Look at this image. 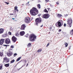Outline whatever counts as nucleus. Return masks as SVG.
<instances>
[{
    "label": "nucleus",
    "instance_id": "nucleus-1",
    "mask_svg": "<svg viewBox=\"0 0 73 73\" xmlns=\"http://www.w3.org/2000/svg\"><path fill=\"white\" fill-rule=\"evenodd\" d=\"M30 12L31 16H36L38 13V11L37 9V8L35 7H33L30 10Z\"/></svg>",
    "mask_w": 73,
    "mask_h": 73
},
{
    "label": "nucleus",
    "instance_id": "nucleus-2",
    "mask_svg": "<svg viewBox=\"0 0 73 73\" xmlns=\"http://www.w3.org/2000/svg\"><path fill=\"white\" fill-rule=\"evenodd\" d=\"M5 40V44H9V43H11V40L9 38H6L5 39H1L0 40V45H3V43L4 42V40Z\"/></svg>",
    "mask_w": 73,
    "mask_h": 73
},
{
    "label": "nucleus",
    "instance_id": "nucleus-3",
    "mask_svg": "<svg viewBox=\"0 0 73 73\" xmlns=\"http://www.w3.org/2000/svg\"><path fill=\"white\" fill-rule=\"evenodd\" d=\"M36 38H37V36L35 34L33 33L29 35V41L30 42H34Z\"/></svg>",
    "mask_w": 73,
    "mask_h": 73
},
{
    "label": "nucleus",
    "instance_id": "nucleus-4",
    "mask_svg": "<svg viewBox=\"0 0 73 73\" xmlns=\"http://www.w3.org/2000/svg\"><path fill=\"white\" fill-rule=\"evenodd\" d=\"M55 25L58 28H60L63 25V21L62 20H59L56 24Z\"/></svg>",
    "mask_w": 73,
    "mask_h": 73
},
{
    "label": "nucleus",
    "instance_id": "nucleus-5",
    "mask_svg": "<svg viewBox=\"0 0 73 73\" xmlns=\"http://www.w3.org/2000/svg\"><path fill=\"white\" fill-rule=\"evenodd\" d=\"M35 22L36 23V25L37 26H38V24H40V23H41V22H42V19L40 17L37 18L35 20Z\"/></svg>",
    "mask_w": 73,
    "mask_h": 73
},
{
    "label": "nucleus",
    "instance_id": "nucleus-6",
    "mask_svg": "<svg viewBox=\"0 0 73 73\" xmlns=\"http://www.w3.org/2000/svg\"><path fill=\"white\" fill-rule=\"evenodd\" d=\"M67 24L69 25L68 27H72V19L71 18L68 19V21H67Z\"/></svg>",
    "mask_w": 73,
    "mask_h": 73
},
{
    "label": "nucleus",
    "instance_id": "nucleus-7",
    "mask_svg": "<svg viewBox=\"0 0 73 73\" xmlns=\"http://www.w3.org/2000/svg\"><path fill=\"white\" fill-rule=\"evenodd\" d=\"M42 16V18L45 19H48L50 17V15L49 14L46 13L43 15Z\"/></svg>",
    "mask_w": 73,
    "mask_h": 73
},
{
    "label": "nucleus",
    "instance_id": "nucleus-8",
    "mask_svg": "<svg viewBox=\"0 0 73 73\" xmlns=\"http://www.w3.org/2000/svg\"><path fill=\"white\" fill-rule=\"evenodd\" d=\"M3 63L5 62L6 63H8L9 62V58H7L6 57L4 58H3Z\"/></svg>",
    "mask_w": 73,
    "mask_h": 73
},
{
    "label": "nucleus",
    "instance_id": "nucleus-9",
    "mask_svg": "<svg viewBox=\"0 0 73 73\" xmlns=\"http://www.w3.org/2000/svg\"><path fill=\"white\" fill-rule=\"evenodd\" d=\"M17 38L15 37L14 35H13V36L12 37L11 40L12 41H13V42L14 43L16 42V41H17Z\"/></svg>",
    "mask_w": 73,
    "mask_h": 73
},
{
    "label": "nucleus",
    "instance_id": "nucleus-10",
    "mask_svg": "<svg viewBox=\"0 0 73 73\" xmlns=\"http://www.w3.org/2000/svg\"><path fill=\"white\" fill-rule=\"evenodd\" d=\"M25 23H28L29 21H30V17H27L26 18H25Z\"/></svg>",
    "mask_w": 73,
    "mask_h": 73
},
{
    "label": "nucleus",
    "instance_id": "nucleus-11",
    "mask_svg": "<svg viewBox=\"0 0 73 73\" xmlns=\"http://www.w3.org/2000/svg\"><path fill=\"white\" fill-rule=\"evenodd\" d=\"M26 27V26H25V25L23 24L21 25L20 29L21 30H25V28Z\"/></svg>",
    "mask_w": 73,
    "mask_h": 73
},
{
    "label": "nucleus",
    "instance_id": "nucleus-12",
    "mask_svg": "<svg viewBox=\"0 0 73 73\" xmlns=\"http://www.w3.org/2000/svg\"><path fill=\"white\" fill-rule=\"evenodd\" d=\"M13 54V53L12 52L9 51V52H7V55L9 57H10Z\"/></svg>",
    "mask_w": 73,
    "mask_h": 73
},
{
    "label": "nucleus",
    "instance_id": "nucleus-13",
    "mask_svg": "<svg viewBox=\"0 0 73 73\" xmlns=\"http://www.w3.org/2000/svg\"><path fill=\"white\" fill-rule=\"evenodd\" d=\"M19 35L21 36H24V35H25V32L24 31L20 32L19 33Z\"/></svg>",
    "mask_w": 73,
    "mask_h": 73
},
{
    "label": "nucleus",
    "instance_id": "nucleus-14",
    "mask_svg": "<svg viewBox=\"0 0 73 73\" xmlns=\"http://www.w3.org/2000/svg\"><path fill=\"white\" fill-rule=\"evenodd\" d=\"M4 31V29H0V34H1V33H3Z\"/></svg>",
    "mask_w": 73,
    "mask_h": 73
},
{
    "label": "nucleus",
    "instance_id": "nucleus-15",
    "mask_svg": "<svg viewBox=\"0 0 73 73\" xmlns=\"http://www.w3.org/2000/svg\"><path fill=\"white\" fill-rule=\"evenodd\" d=\"M9 35L7 33L3 35L2 37H7V36H8Z\"/></svg>",
    "mask_w": 73,
    "mask_h": 73
},
{
    "label": "nucleus",
    "instance_id": "nucleus-16",
    "mask_svg": "<svg viewBox=\"0 0 73 73\" xmlns=\"http://www.w3.org/2000/svg\"><path fill=\"white\" fill-rule=\"evenodd\" d=\"M18 8V7H17V6H15L14 7V11H16L18 12H19V10L17 9Z\"/></svg>",
    "mask_w": 73,
    "mask_h": 73
},
{
    "label": "nucleus",
    "instance_id": "nucleus-17",
    "mask_svg": "<svg viewBox=\"0 0 73 73\" xmlns=\"http://www.w3.org/2000/svg\"><path fill=\"white\" fill-rule=\"evenodd\" d=\"M6 67V68H8V67H9V63H7L6 64H5L4 65Z\"/></svg>",
    "mask_w": 73,
    "mask_h": 73
},
{
    "label": "nucleus",
    "instance_id": "nucleus-18",
    "mask_svg": "<svg viewBox=\"0 0 73 73\" xmlns=\"http://www.w3.org/2000/svg\"><path fill=\"white\" fill-rule=\"evenodd\" d=\"M21 56L19 57L17 59L16 61L17 62H18V61H19V60H20V59H21Z\"/></svg>",
    "mask_w": 73,
    "mask_h": 73
},
{
    "label": "nucleus",
    "instance_id": "nucleus-19",
    "mask_svg": "<svg viewBox=\"0 0 73 73\" xmlns=\"http://www.w3.org/2000/svg\"><path fill=\"white\" fill-rule=\"evenodd\" d=\"M57 16L58 17H62V15L61 14H58Z\"/></svg>",
    "mask_w": 73,
    "mask_h": 73
},
{
    "label": "nucleus",
    "instance_id": "nucleus-20",
    "mask_svg": "<svg viewBox=\"0 0 73 73\" xmlns=\"http://www.w3.org/2000/svg\"><path fill=\"white\" fill-rule=\"evenodd\" d=\"M44 12H45L46 13H48V12H49V11L46 10V8L44 10Z\"/></svg>",
    "mask_w": 73,
    "mask_h": 73
},
{
    "label": "nucleus",
    "instance_id": "nucleus-21",
    "mask_svg": "<svg viewBox=\"0 0 73 73\" xmlns=\"http://www.w3.org/2000/svg\"><path fill=\"white\" fill-rule=\"evenodd\" d=\"M32 46V44H31V43H29L27 45V46L28 47H30V46Z\"/></svg>",
    "mask_w": 73,
    "mask_h": 73
},
{
    "label": "nucleus",
    "instance_id": "nucleus-22",
    "mask_svg": "<svg viewBox=\"0 0 73 73\" xmlns=\"http://www.w3.org/2000/svg\"><path fill=\"white\" fill-rule=\"evenodd\" d=\"M15 61V59H13L12 60L10 61V64H12V63H13Z\"/></svg>",
    "mask_w": 73,
    "mask_h": 73
},
{
    "label": "nucleus",
    "instance_id": "nucleus-23",
    "mask_svg": "<svg viewBox=\"0 0 73 73\" xmlns=\"http://www.w3.org/2000/svg\"><path fill=\"white\" fill-rule=\"evenodd\" d=\"M65 47H67L68 46V43L66 42H65V44H64Z\"/></svg>",
    "mask_w": 73,
    "mask_h": 73
},
{
    "label": "nucleus",
    "instance_id": "nucleus-24",
    "mask_svg": "<svg viewBox=\"0 0 73 73\" xmlns=\"http://www.w3.org/2000/svg\"><path fill=\"white\" fill-rule=\"evenodd\" d=\"M70 34L71 35H73V29H72L70 31Z\"/></svg>",
    "mask_w": 73,
    "mask_h": 73
},
{
    "label": "nucleus",
    "instance_id": "nucleus-25",
    "mask_svg": "<svg viewBox=\"0 0 73 73\" xmlns=\"http://www.w3.org/2000/svg\"><path fill=\"white\" fill-rule=\"evenodd\" d=\"M41 51H42V50L41 49H39L37 50V52L39 53V52H41Z\"/></svg>",
    "mask_w": 73,
    "mask_h": 73
},
{
    "label": "nucleus",
    "instance_id": "nucleus-26",
    "mask_svg": "<svg viewBox=\"0 0 73 73\" xmlns=\"http://www.w3.org/2000/svg\"><path fill=\"white\" fill-rule=\"evenodd\" d=\"M2 53L1 52H0V56L2 57V56H3V52H2Z\"/></svg>",
    "mask_w": 73,
    "mask_h": 73
},
{
    "label": "nucleus",
    "instance_id": "nucleus-27",
    "mask_svg": "<svg viewBox=\"0 0 73 73\" xmlns=\"http://www.w3.org/2000/svg\"><path fill=\"white\" fill-rule=\"evenodd\" d=\"M37 7L39 9H40V8H41V7L40 6V4H38L37 5Z\"/></svg>",
    "mask_w": 73,
    "mask_h": 73
},
{
    "label": "nucleus",
    "instance_id": "nucleus-28",
    "mask_svg": "<svg viewBox=\"0 0 73 73\" xmlns=\"http://www.w3.org/2000/svg\"><path fill=\"white\" fill-rule=\"evenodd\" d=\"M29 36V34L28 33H27L26 35L25 36L27 38V37H28Z\"/></svg>",
    "mask_w": 73,
    "mask_h": 73
},
{
    "label": "nucleus",
    "instance_id": "nucleus-29",
    "mask_svg": "<svg viewBox=\"0 0 73 73\" xmlns=\"http://www.w3.org/2000/svg\"><path fill=\"white\" fill-rule=\"evenodd\" d=\"M17 53H15L14 54L13 56L14 57H15V56H17Z\"/></svg>",
    "mask_w": 73,
    "mask_h": 73
},
{
    "label": "nucleus",
    "instance_id": "nucleus-30",
    "mask_svg": "<svg viewBox=\"0 0 73 73\" xmlns=\"http://www.w3.org/2000/svg\"><path fill=\"white\" fill-rule=\"evenodd\" d=\"M8 34L9 35H12V33L10 31H9L8 32Z\"/></svg>",
    "mask_w": 73,
    "mask_h": 73
},
{
    "label": "nucleus",
    "instance_id": "nucleus-31",
    "mask_svg": "<svg viewBox=\"0 0 73 73\" xmlns=\"http://www.w3.org/2000/svg\"><path fill=\"white\" fill-rule=\"evenodd\" d=\"M10 48H12V49L14 48V46L11 45L10 46Z\"/></svg>",
    "mask_w": 73,
    "mask_h": 73
},
{
    "label": "nucleus",
    "instance_id": "nucleus-32",
    "mask_svg": "<svg viewBox=\"0 0 73 73\" xmlns=\"http://www.w3.org/2000/svg\"><path fill=\"white\" fill-rule=\"evenodd\" d=\"M4 3H5V4H7V5H8L9 3V2H7L6 1Z\"/></svg>",
    "mask_w": 73,
    "mask_h": 73
},
{
    "label": "nucleus",
    "instance_id": "nucleus-33",
    "mask_svg": "<svg viewBox=\"0 0 73 73\" xmlns=\"http://www.w3.org/2000/svg\"><path fill=\"white\" fill-rule=\"evenodd\" d=\"M23 62L25 63V64H26V62H27V61H26V60H23Z\"/></svg>",
    "mask_w": 73,
    "mask_h": 73
},
{
    "label": "nucleus",
    "instance_id": "nucleus-34",
    "mask_svg": "<svg viewBox=\"0 0 73 73\" xmlns=\"http://www.w3.org/2000/svg\"><path fill=\"white\" fill-rule=\"evenodd\" d=\"M64 16H65V17H67V16H68V14H66V15L64 14Z\"/></svg>",
    "mask_w": 73,
    "mask_h": 73
},
{
    "label": "nucleus",
    "instance_id": "nucleus-35",
    "mask_svg": "<svg viewBox=\"0 0 73 73\" xmlns=\"http://www.w3.org/2000/svg\"><path fill=\"white\" fill-rule=\"evenodd\" d=\"M3 68V66L1 65L0 66V70H1V69Z\"/></svg>",
    "mask_w": 73,
    "mask_h": 73
},
{
    "label": "nucleus",
    "instance_id": "nucleus-36",
    "mask_svg": "<svg viewBox=\"0 0 73 73\" xmlns=\"http://www.w3.org/2000/svg\"><path fill=\"white\" fill-rule=\"evenodd\" d=\"M25 65H26V64L25 63L23 65H22V66L21 68H23V67L24 66H25Z\"/></svg>",
    "mask_w": 73,
    "mask_h": 73
},
{
    "label": "nucleus",
    "instance_id": "nucleus-37",
    "mask_svg": "<svg viewBox=\"0 0 73 73\" xmlns=\"http://www.w3.org/2000/svg\"><path fill=\"white\" fill-rule=\"evenodd\" d=\"M49 29L50 31H51V29H52V27H49Z\"/></svg>",
    "mask_w": 73,
    "mask_h": 73
},
{
    "label": "nucleus",
    "instance_id": "nucleus-38",
    "mask_svg": "<svg viewBox=\"0 0 73 73\" xmlns=\"http://www.w3.org/2000/svg\"><path fill=\"white\" fill-rule=\"evenodd\" d=\"M63 25H64V27H66V23H64Z\"/></svg>",
    "mask_w": 73,
    "mask_h": 73
},
{
    "label": "nucleus",
    "instance_id": "nucleus-39",
    "mask_svg": "<svg viewBox=\"0 0 73 73\" xmlns=\"http://www.w3.org/2000/svg\"><path fill=\"white\" fill-rule=\"evenodd\" d=\"M40 16H41V14H40V13L38 15V17H40Z\"/></svg>",
    "mask_w": 73,
    "mask_h": 73
},
{
    "label": "nucleus",
    "instance_id": "nucleus-40",
    "mask_svg": "<svg viewBox=\"0 0 73 73\" xmlns=\"http://www.w3.org/2000/svg\"><path fill=\"white\" fill-rule=\"evenodd\" d=\"M61 29H59L58 30V32H61Z\"/></svg>",
    "mask_w": 73,
    "mask_h": 73
},
{
    "label": "nucleus",
    "instance_id": "nucleus-41",
    "mask_svg": "<svg viewBox=\"0 0 73 73\" xmlns=\"http://www.w3.org/2000/svg\"><path fill=\"white\" fill-rule=\"evenodd\" d=\"M49 43H48L47 44V45H46V47H47V46H49Z\"/></svg>",
    "mask_w": 73,
    "mask_h": 73
},
{
    "label": "nucleus",
    "instance_id": "nucleus-42",
    "mask_svg": "<svg viewBox=\"0 0 73 73\" xmlns=\"http://www.w3.org/2000/svg\"><path fill=\"white\" fill-rule=\"evenodd\" d=\"M14 17H17V14H15V15H14Z\"/></svg>",
    "mask_w": 73,
    "mask_h": 73
},
{
    "label": "nucleus",
    "instance_id": "nucleus-43",
    "mask_svg": "<svg viewBox=\"0 0 73 73\" xmlns=\"http://www.w3.org/2000/svg\"><path fill=\"white\" fill-rule=\"evenodd\" d=\"M18 33L17 32L16 33V34H15V36H18V35H17Z\"/></svg>",
    "mask_w": 73,
    "mask_h": 73
},
{
    "label": "nucleus",
    "instance_id": "nucleus-44",
    "mask_svg": "<svg viewBox=\"0 0 73 73\" xmlns=\"http://www.w3.org/2000/svg\"><path fill=\"white\" fill-rule=\"evenodd\" d=\"M70 48H71V46H69L68 50H70Z\"/></svg>",
    "mask_w": 73,
    "mask_h": 73
},
{
    "label": "nucleus",
    "instance_id": "nucleus-45",
    "mask_svg": "<svg viewBox=\"0 0 73 73\" xmlns=\"http://www.w3.org/2000/svg\"><path fill=\"white\" fill-rule=\"evenodd\" d=\"M9 15H15V14L10 13Z\"/></svg>",
    "mask_w": 73,
    "mask_h": 73
},
{
    "label": "nucleus",
    "instance_id": "nucleus-46",
    "mask_svg": "<svg viewBox=\"0 0 73 73\" xmlns=\"http://www.w3.org/2000/svg\"><path fill=\"white\" fill-rule=\"evenodd\" d=\"M21 68H22L21 67L19 69H18L17 70H18V71H19V70H20V69H21Z\"/></svg>",
    "mask_w": 73,
    "mask_h": 73
},
{
    "label": "nucleus",
    "instance_id": "nucleus-47",
    "mask_svg": "<svg viewBox=\"0 0 73 73\" xmlns=\"http://www.w3.org/2000/svg\"><path fill=\"white\" fill-rule=\"evenodd\" d=\"M56 4L58 5V4H59V2H57L56 3Z\"/></svg>",
    "mask_w": 73,
    "mask_h": 73
},
{
    "label": "nucleus",
    "instance_id": "nucleus-48",
    "mask_svg": "<svg viewBox=\"0 0 73 73\" xmlns=\"http://www.w3.org/2000/svg\"><path fill=\"white\" fill-rule=\"evenodd\" d=\"M12 50V49H11V48L9 49V51H10V52H11V50Z\"/></svg>",
    "mask_w": 73,
    "mask_h": 73
},
{
    "label": "nucleus",
    "instance_id": "nucleus-49",
    "mask_svg": "<svg viewBox=\"0 0 73 73\" xmlns=\"http://www.w3.org/2000/svg\"><path fill=\"white\" fill-rule=\"evenodd\" d=\"M13 11V13H16V11L15 10H14Z\"/></svg>",
    "mask_w": 73,
    "mask_h": 73
},
{
    "label": "nucleus",
    "instance_id": "nucleus-50",
    "mask_svg": "<svg viewBox=\"0 0 73 73\" xmlns=\"http://www.w3.org/2000/svg\"><path fill=\"white\" fill-rule=\"evenodd\" d=\"M45 1L46 2H48V1H49V0H45Z\"/></svg>",
    "mask_w": 73,
    "mask_h": 73
},
{
    "label": "nucleus",
    "instance_id": "nucleus-51",
    "mask_svg": "<svg viewBox=\"0 0 73 73\" xmlns=\"http://www.w3.org/2000/svg\"><path fill=\"white\" fill-rule=\"evenodd\" d=\"M3 46H6L7 47V44H3Z\"/></svg>",
    "mask_w": 73,
    "mask_h": 73
},
{
    "label": "nucleus",
    "instance_id": "nucleus-52",
    "mask_svg": "<svg viewBox=\"0 0 73 73\" xmlns=\"http://www.w3.org/2000/svg\"><path fill=\"white\" fill-rule=\"evenodd\" d=\"M50 7H53V6L51 4H50Z\"/></svg>",
    "mask_w": 73,
    "mask_h": 73
},
{
    "label": "nucleus",
    "instance_id": "nucleus-53",
    "mask_svg": "<svg viewBox=\"0 0 73 73\" xmlns=\"http://www.w3.org/2000/svg\"><path fill=\"white\" fill-rule=\"evenodd\" d=\"M7 46H9V45L6 44V47H7Z\"/></svg>",
    "mask_w": 73,
    "mask_h": 73
},
{
    "label": "nucleus",
    "instance_id": "nucleus-54",
    "mask_svg": "<svg viewBox=\"0 0 73 73\" xmlns=\"http://www.w3.org/2000/svg\"><path fill=\"white\" fill-rule=\"evenodd\" d=\"M29 2H28L27 3V4H28V5H29Z\"/></svg>",
    "mask_w": 73,
    "mask_h": 73
},
{
    "label": "nucleus",
    "instance_id": "nucleus-55",
    "mask_svg": "<svg viewBox=\"0 0 73 73\" xmlns=\"http://www.w3.org/2000/svg\"><path fill=\"white\" fill-rule=\"evenodd\" d=\"M23 61V60H20L19 62H18V63H20V62H21Z\"/></svg>",
    "mask_w": 73,
    "mask_h": 73
},
{
    "label": "nucleus",
    "instance_id": "nucleus-56",
    "mask_svg": "<svg viewBox=\"0 0 73 73\" xmlns=\"http://www.w3.org/2000/svg\"><path fill=\"white\" fill-rule=\"evenodd\" d=\"M47 9H48V11H49V10L50 9V8H47Z\"/></svg>",
    "mask_w": 73,
    "mask_h": 73
},
{
    "label": "nucleus",
    "instance_id": "nucleus-57",
    "mask_svg": "<svg viewBox=\"0 0 73 73\" xmlns=\"http://www.w3.org/2000/svg\"><path fill=\"white\" fill-rule=\"evenodd\" d=\"M12 27H11V28H10V30H12Z\"/></svg>",
    "mask_w": 73,
    "mask_h": 73
},
{
    "label": "nucleus",
    "instance_id": "nucleus-58",
    "mask_svg": "<svg viewBox=\"0 0 73 73\" xmlns=\"http://www.w3.org/2000/svg\"><path fill=\"white\" fill-rule=\"evenodd\" d=\"M28 66V63L27 64V65L26 66V67H27Z\"/></svg>",
    "mask_w": 73,
    "mask_h": 73
},
{
    "label": "nucleus",
    "instance_id": "nucleus-59",
    "mask_svg": "<svg viewBox=\"0 0 73 73\" xmlns=\"http://www.w3.org/2000/svg\"><path fill=\"white\" fill-rule=\"evenodd\" d=\"M43 27V25L42 24L41 26H40V27Z\"/></svg>",
    "mask_w": 73,
    "mask_h": 73
},
{
    "label": "nucleus",
    "instance_id": "nucleus-60",
    "mask_svg": "<svg viewBox=\"0 0 73 73\" xmlns=\"http://www.w3.org/2000/svg\"><path fill=\"white\" fill-rule=\"evenodd\" d=\"M68 71L69 73H70V71H69L68 70Z\"/></svg>",
    "mask_w": 73,
    "mask_h": 73
},
{
    "label": "nucleus",
    "instance_id": "nucleus-61",
    "mask_svg": "<svg viewBox=\"0 0 73 73\" xmlns=\"http://www.w3.org/2000/svg\"><path fill=\"white\" fill-rule=\"evenodd\" d=\"M15 18H12V20H15Z\"/></svg>",
    "mask_w": 73,
    "mask_h": 73
},
{
    "label": "nucleus",
    "instance_id": "nucleus-62",
    "mask_svg": "<svg viewBox=\"0 0 73 73\" xmlns=\"http://www.w3.org/2000/svg\"><path fill=\"white\" fill-rule=\"evenodd\" d=\"M31 20H33V17H31Z\"/></svg>",
    "mask_w": 73,
    "mask_h": 73
},
{
    "label": "nucleus",
    "instance_id": "nucleus-63",
    "mask_svg": "<svg viewBox=\"0 0 73 73\" xmlns=\"http://www.w3.org/2000/svg\"><path fill=\"white\" fill-rule=\"evenodd\" d=\"M38 2H41V1H40V0H38Z\"/></svg>",
    "mask_w": 73,
    "mask_h": 73
},
{
    "label": "nucleus",
    "instance_id": "nucleus-64",
    "mask_svg": "<svg viewBox=\"0 0 73 73\" xmlns=\"http://www.w3.org/2000/svg\"><path fill=\"white\" fill-rule=\"evenodd\" d=\"M17 35H18V36H19V33H18Z\"/></svg>",
    "mask_w": 73,
    "mask_h": 73
}]
</instances>
